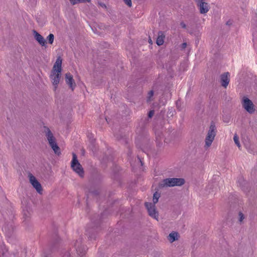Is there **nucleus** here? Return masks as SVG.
<instances>
[{
    "instance_id": "1",
    "label": "nucleus",
    "mask_w": 257,
    "mask_h": 257,
    "mask_svg": "<svg viewBox=\"0 0 257 257\" xmlns=\"http://www.w3.org/2000/svg\"><path fill=\"white\" fill-rule=\"evenodd\" d=\"M185 181L183 178H169L163 179L159 183V187L163 188L172 187L174 186H181L184 184Z\"/></svg>"
},
{
    "instance_id": "2",
    "label": "nucleus",
    "mask_w": 257,
    "mask_h": 257,
    "mask_svg": "<svg viewBox=\"0 0 257 257\" xmlns=\"http://www.w3.org/2000/svg\"><path fill=\"white\" fill-rule=\"evenodd\" d=\"M216 132L215 124L213 121H211L205 138V147L207 148L211 146L216 136Z\"/></svg>"
},
{
    "instance_id": "3",
    "label": "nucleus",
    "mask_w": 257,
    "mask_h": 257,
    "mask_svg": "<svg viewBox=\"0 0 257 257\" xmlns=\"http://www.w3.org/2000/svg\"><path fill=\"white\" fill-rule=\"evenodd\" d=\"M72 156L71 166L74 171L77 173L80 177H83L84 176L83 169L77 160V155L75 153H73Z\"/></svg>"
},
{
    "instance_id": "4",
    "label": "nucleus",
    "mask_w": 257,
    "mask_h": 257,
    "mask_svg": "<svg viewBox=\"0 0 257 257\" xmlns=\"http://www.w3.org/2000/svg\"><path fill=\"white\" fill-rule=\"evenodd\" d=\"M242 106L249 113H253L255 110L253 103L246 97L243 98Z\"/></svg>"
},
{
    "instance_id": "5",
    "label": "nucleus",
    "mask_w": 257,
    "mask_h": 257,
    "mask_svg": "<svg viewBox=\"0 0 257 257\" xmlns=\"http://www.w3.org/2000/svg\"><path fill=\"white\" fill-rule=\"evenodd\" d=\"M145 206L148 209L149 215L156 219V220H158V213L156 211L155 205L152 203L146 202L145 203Z\"/></svg>"
},
{
    "instance_id": "6",
    "label": "nucleus",
    "mask_w": 257,
    "mask_h": 257,
    "mask_svg": "<svg viewBox=\"0 0 257 257\" xmlns=\"http://www.w3.org/2000/svg\"><path fill=\"white\" fill-rule=\"evenodd\" d=\"M196 2L201 14H206L208 12L209 6L204 0H196Z\"/></svg>"
},
{
    "instance_id": "7",
    "label": "nucleus",
    "mask_w": 257,
    "mask_h": 257,
    "mask_svg": "<svg viewBox=\"0 0 257 257\" xmlns=\"http://www.w3.org/2000/svg\"><path fill=\"white\" fill-rule=\"evenodd\" d=\"M30 182L39 193H41L42 188L41 184L32 175H30Z\"/></svg>"
},
{
    "instance_id": "8",
    "label": "nucleus",
    "mask_w": 257,
    "mask_h": 257,
    "mask_svg": "<svg viewBox=\"0 0 257 257\" xmlns=\"http://www.w3.org/2000/svg\"><path fill=\"white\" fill-rule=\"evenodd\" d=\"M60 77L61 73L52 71L50 77L52 79L53 84L55 87V89L57 88V85L60 82Z\"/></svg>"
},
{
    "instance_id": "9",
    "label": "nucleus",
    "mask_w": 257,
    "mask_h": 257,
    "mask_svg": "<svg viewBox=\"0 0 257 257\" xmlns=\"http://www.w3.org/2000/svg\"><path fill=\"white\" fill-rule=\"evenodd\" d=\"M230 74L229 72H225L220 76V83L224 88H226L229 82Z\"/></svg>"
},
{
    "instance_id": "10",
    "label": "nucleus",
    "mask_w": 257,
    "mask_h": 257,
    "mask_svg": "<svg viewBox=\"0 0 257 257\" xmlns=\"http://www.w3.org/2000/svg\"><path fill=\"white\" fill-rule=\"evenodd\" d=\"M65 81L72 90H73L76 86V84L72 75L70 73H67L65 74Z\"/></svg>"
},
{
    "instance_id": "11",
    "label": "nucleus",
    "mask_w": 257,
    "mask_h": 257,
    "mask_svg": "<svg viewBox=\"0 0 257 257\" xmlns=\"http://www.w3.org/2000/svg\"><path fill=\"white\" fill-rule=\"evenodd\" d=\"M33 33L34 38L38 43L42 46H46V42L44 37L36 30H33Z\"/></svg>"
},
{
    "instance_id": "12",
    "label": "nucleus",
    "mask_w": 257,
    "mask_h": 257,
    "mask_svg": "<svg viewBox=\"0 0 257 257\" xmlns=\"http://www.w3.org/2000/svg\"><path fill=\"white\" fill-rule=\"evenodd\" d=\"M74 246L77 253L79 255L82 256L85 254L86 249L84 247H82L81 245V240L80 239L79 240H76L74 244Z\"/></svg>"
},
{
    "instance_id": "13",
    "label": "nucleus",
    "mask_w": 257,
    "mask_h": 257,
    "mask_svg": "<svg viewBox=\"0 0 257 257\" xmlns=\"http://www.w3.org/2000/svg\"><path fill=\"white\" fill-rule=\"evenodd\" d=\"M62 59L60 57L57 58L55 63L53 66V70L52 71L61 73L62 71Z\"/></svg>"
},
{
    "instance_id": "14",
    "label": "nucleus",
    "mask_w": 257,
    "mask_h": 257,
    "mask_svg": "<svg viewBox=\"0 0 257 257\" xmlns=\"http://www.w3.org/2000/svg\"><path fill=\"white\" fill-rule=\"evenodd\" d=\"M44 128L46 133V137L47 139L49 144H50V142H54L56 141L55 138L54 137L50 130L48 127L46 126H45Z\"/></svg>"
},
{
    "instance_id": "15",
    "label": "nucleus",
    "mask_w": 257,
    "mask_h": 257,
    "mask_svg": "<svg viewBox=\"0 0 257 257\" xmlns=\"http://www.w3.org/2000/svg\"><path fill=\"white\" fill-rule=\"evenodd\" d=\"M165 37V35L164 32L162 31H159L158 33V36L156 40V43L158 46H161L163 44Z\"/></svg>"
},
{
    "instance_id": "16",
    "label": "nucleus",
    "mask_w": 257,
    "mask_h": 257,
    "mask_svg": "<svg viewBox=\"0 0 257 257\" xmlns=\"http://www.w3.org/2000/svg\"><path fill=\"white\" fill-rule=\"evenodd\" d=\"M49 145L56 154L58 155L60 154L61 153L60 148L57 145L56 141L54 142H50Z\"/></svg>"
},
{
    "instance_id": "17",
    "label": "nucleus",
    "mask_w": 257,
    "mask_h": 257,
    "mask_svg": "<svg viewBox=\"0 0 257 257\" xmlns=\"http://www.w3.org/2000/svg\"><path fill=\"white\" fill-rule=\"evenodd\" d=\"M178 233L176 232H172L170 233L168 237V240L173 242L178 239Z\"/></svg>"
},
{
    "instance_id": "18",
    "label": "nucleus",
    "mask_w": 257,
    "mask_h": 257,
    "mask_svg": "<svg viewBox=\"0 0 257 257\" xmlns=\"http://www.w3.org/2000/svg\"><path fill=\"white\" fill-rule=\"evenodd\" d=\"M160 193H158L157 192H156L154 194L153 199V204L155 205L156 203H157L158 202V199L160 198Z\"/></svg>"
},
{
    "instance_id": "19",
    "label": "nucleus",
    "mask_w": 257,
    "mask_h": 257,
    "mask_svg": "<svg viewBox=\"0 0 257 257\" xmlns=\"http://www.w3.org/2000/svg\"><path fill=\"white\" fill-rule=\"evenodd\" d=\"M54 39V36L53 34H50L47 37V40L48 41V43L50 44H52L53 43Z\"/></svg>"
},
{
    "instance_id": "20",
    "label": "nucleus",
    "mask_w": 257,
    "mask_h": 257,
    "mask_svg": "<svg viewBox=\"0 0 257 257\" xmlns=\"http://www.w3.org/2000/svg\"><path fill=\"white\" fill-rule=\"evenodd\" d=\"M233 140L235 144L239 148L240 147V144L239 141V138L236 134H235L233 137Z\"/></svg>"
},
{
    "instance_id": "21",
    "label": "nucleus",
    "mask_w": 257,
    "mask_h": 257,
    "mask_svg": "<svg viewBox=\"0 0 257 257\" xmlns=\"http://www.w3.org/2000/svg\"><path fill=\"white\" fill-rule=\"evenodd\" d=\"M70 3L73 5H74L77 3H84L86 2H90V0H69Z\"/></svg>"
},
{
    "instance_id": "22",
    "label": "nucleus",
    "mask_w": 257,
    "mask_h": 257,
    "mask_svg": "<svg viewBox=\"0 0 257 257\" xmlns=\"http://www.w3.org/2000/svg\"><path fill=\"white\" fill-rule=\"evenodd\" d=\"M154 95V91L153 90H151L149 92L148 94V101H151V97Z\"/></svg>"
},
{
    "instance_id": "23",
    "label": "nucleus",
    "mask_w": 257,
    "mask_h": 257,
    "mask_svg": "<svg viewBox=\"0 0 257 257\" xmlns=\"http://www.w3.org/2000/svg\"><path fill=\"white\" fill-rule=\"evenodd\" d=\"M238 216H239V221L240 222H241L244 218V216L243 215V214L241 212H239V213H238Z\"/></svg>"
},
{
    "instance_id": "24",
    "label": "nucleus",
    "mask_w": 257,
    "mask_h": 257,
    "mask_svg": "<svg viewBox=\"0 0 257 257\" xmlns=\"http://www.w3.org/2000/svg\"><path fill=\"white\" fill-rule=\"evenodd\" d=\"M244 180L243 178H242L241 177L239 178L238 179V183L240 185H243V183H244Z\"/></svg>"
},
{
    "instance_id": "25",
    "label": "nucleus",
    "mask_w": 257,
    "mask_h": 257,
    "mask_svg": "<svg viewBox=\"0 0 257 257\" xmlns=\"http://www.w3.org/2000/svg\"><path fill=\"white\" fill-rule=\"evenodd\" d=\"M154 114V110H150L148 113L149 118H152Z\"/></svg>"
},
{
    "instance_id": "26",
    "label": "nucleus",
    "mask_w": 257,
    "mask_h": 257,
    "mask_svg": "<svg viewBox=\"0 0 257 257\" xmlns=\"http://www.w3.org/2000/svg\"><path fill=\"white\" fill-rule=\"evenodd\" d=\"M124 1L125 3L129 7H131L132 6L131 0H124Z\"/></svg>"
},
{
    "instance_id": "27",
    "label": "nucleus",
    "mask_w": 257,
    "mask_h": 257,
    "mask_svg": "<svg viewBox=\"0 0 257 257\" xmlns=\"http://www.w3.org/2000/svg\"><path fill=\"white\" fill-rule=\"evenodd\" d=\"M180 25L181 26V27L183 28H184L185 29L186 28V24L184 23V22H181L180 23Z\"/></svg>"
},
{
    "instance_id": "28",
    "label": "nucleus",
    "mask_w": 257,
    "mask_h": 257,
    "mask_svg": "<svg viewBox=\"0 0 257 257\" xmlns=\"http://www.w3.org/2000/svg\"><path fill=\"white\" fill-rule=\"evenodd\" d=\"M187 46V43H183L182 44V48L183 49H185Z\"/></svg>"
},
{
    "instance_id": "29",
    "label": "nucleus",
    "mask_w": 257,
    "mask_h": 257,
    "mask_svg": "<svg viewBox=\"0 0 257 257\" xmlns=\"http://www.w3.org/2000/svg\"><path fill=\"white\" fill-rule=\"evenodd\" d=\"M138 160H139V162L141 163V165H143V162L139 157H138Z\"/></svg>"
},
{
    "instance_id": "30",
    "label": "nucleus",
    "mask_w": 257,
    "mask_h": 257,
    "mask_svg": "<svg viewBox=\"0 0 257 257\" xmlns=\"http://www.w3.org/2000/svg\"><path fill=\"white\" fill-rule=\"evenodd\" d=\"M101 6L102 7H106V6H105V5H104V4H101Z\"/></svg>"
},
{
    "instance_id": "31",
    "label": "nucleus",
    "mask_w": 257,
    "mask_h": 257,
    "mask_svg": "<svg viewBox=\"0 0 257 257\" xmlns=\"http://www.w3.org/2000/svg\"><path fill=\"white\" fill-rule=\"evenodd\" d=\"M91 135H88V137L90 139H91Z\"/></svg>"
},
{
    "instance_id": "32",
    "label": "nucleus",
    "mask_w": 257,
    "mask_h": 257,
    "mask_svg": "<svg viewBox=\"0 0 257 257\" xmlns=\"http://www.w3.org/2000/svg\"><path fill=\"white\" fill-rule=\"evenodd\" d=\"M227 25H229V23H228V22H227L226 23Z\"/></svg>"
},
{
    "instance_id": "33",
    "label": "nucleus",
    "mask_w": 257,
    "mask_h": 257,
    "mask_svg": "<svg viewBox=\"0 0 257 257\" xmlns=\"http://www.w3.org/2000/svg\"><path fill=\"white\" fill-rule=\"evenodd\" d=\"M93 139L91 140V142H93Z\"/></svg>"
}]
</instances>
